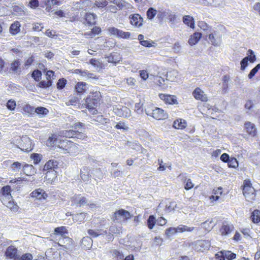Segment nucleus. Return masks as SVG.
<instances>
[{"instance_id":"obj_6","label":"nucleus","mask_w":260,"mask_h":260,"mask_svg":"<svg viewBox=\"0 0 260 260\" xmlns=\"http://www.w3.org/2000/svg\"><path fill=\"white\" fill-rule=\"evenodd\" d=\"M254 188L251 186V184L249 182H245L243 188V193L248 200H253L254 198Z\"/></svg>"},{"instance_id":"obj_41","label":"nucleus","mask_w":260,"mask_h":260,"mask_svg":"<svg viewBox=\"0 0 260 260\" xmlns=\"http://www.w3.org/2000/svg\"><path fill=\"white\" fill-rule=\"evenodd\" d=\"M156 13L157 11L155 9L152 7L149 8L148 9L146 13L147 18L150 20H152L156 15Z\"/></svg>"},{"instance_id":"obj_8","label":"nucleus","mask_w":260,"mask_h":260,"mask_svg":"<svg viewBox=\"0 0 260 260\" xmlns=\"http://www.w3.org/2000/svg\"><path fill=\"white\" fill-rule=\"evenodd\" d=\"M71 206L76 205L77 207H82L88 204L86 198L80 195H75L71 199Z\"/></svg>"},{"instance_id":"obj_47","label":"nucleus","mask_w":260,"mask_h":260,"mask_svg":"<svg viewBox=\"0 0 260 260\" xmlns=\"http://www.w3.org/2000/svg\"><path fill=\"white\" fill-rule=\"evenodd\" d=\"M115 128L117 129H122L124 131H127L128 129V127L127 124L124 122L120 121L116 123L114 126Z\"/></svg>"},{"instance_id":"obj_27","label":"nucleus","mask_w":260,"mask_h":260,"mask_svg":"<svg viewBox=\"0 0 260 260\" xmlns=\"http://www.w3.org/2000/svg\"><path fill=\"white\" fill-rule=\"evenodd\" d=\"M186 126L185 120L179 119L174 121L173 127L176 129H183Z\"/></svg>"},{"instance_id":"obj_42","label":"nucleus","mask_w":260,"mask_h":260,"mask_svg":"<svg viewBox=\"0 0 260 260\" xmlns=\"http://www.w3.org/2000/svg\"><path fill=\"white\" fill-rule=\"evenodd\" d=\"M87 136L84 133V130L81 129V131L76 130V135H75L74 138L77 139L84 140Z\"/></svg>"},{"instance_id":"obj_3","label":"nucleus","mask_w":260,"mask_h":260,"mask_svg":"<svg viewBox=\"0 0 260 260\" xmlns=\"http://www.w3.org/2000/svg\"><path fill=\"white\" fill-rule=\"evenodd\" d=\"M130 213L124 209H120L116 211L112 217L114 221H121L124 220H127L131 217Z\"/></svg>"},{"instance_id":"obj_1","label":"nucleus","mask_w":260,"mask_h":260,"mask_svg":"<svg viewBox=\"0 0 260 260\" xmlns=\"http://www.w3.org/2000/svg\"><path fill=\"white\" fill-rule=\"evenodd\" d=\"M101 98V94L99 91L90 93L85 100V105L89 110L94 109L99 105Z\"/></svg>"},{"instance_id":"obj_63","label":"nucleus","mask_w":260,"mask_h":260,"mask_svg":"<svg viewBox=\"0 0 260 260\" xmlns=\"http://www.w3.org/2000/svg\"><path fill=\"white\" fill-rule=\"evenodd\" d=\"M16 103L14 101L10 100L7 103V107L10 110H13L16 107Z\"/></svg>"},{"instance_id":"obj_2","label":"nucleus","mask_w":260,"mask_h":260,"mask_svg":"<svg viewBox=\"0 0 260 260\" xmlns=\"http://www.w3.org/2000/svg\"><path fill=\"white\" fill-rule=\"evenodd\" d=\"M146 114L157 120L165 119L168 118V114L162 109L155 107L154 109H145Z\"/></svg>"},{"instance_id":"obj_30","label":"nucleus","mask_w":260,"mask_h":260,"mask_svg":"<svg viewBox=\"0 0 260 260\" xmlns=\"http://www.w3.org/2000/svg\"><path fill=\"white\" fill-rule=\"evenodd\" d=\"M80 177L84 181H88L90 174L89 170L87 167H83L81 170Z\"/></svg>"},{"instance_id":"obj_45","label":"nucleus","mask_w":260,"mask_h":260,"mask_svg":"<svg viewBox=\"0 0 260 260\" xmlns=\"http://www.w3.org/2000/svg\"><path fill=\"white\" fill-rule=\"evenodd\" d=\"M22 166L23 165H22L20 162L16 161L11 164V168L12 171L14 172H18L21 170Z\"/></svg>"},{"instance_id":"obj_5","label":"nucleus","mask_w":260,"mask_h":260,"mask_svg":"<svg viewBox=\"0 0 260 260\" xmlns=\"http://www.w3.org/2000/svg\"><path fill=\"white\" fill-rule=\"evenodd\" d=\"M108 30L111 35L118 38L129 39L131 35L129 32H124L114 27L109 28Z\"/></svg>"},{"instance_id":"obj_46","label":"nucleus","mask_w":260,"mask_h":260,"mask_svg":"<svg viewBox=\"0 0 260 260\" xmlns=\"http://www.w3.org/2000/svg\"><path fill=\"white\" fill-rule=\"evenodd\" d=\"M114 4L117 6L119 10H122L126 7L128 3L123 0H116V2H114Z\"/></svg>"},{"instance_id":"obj_43","label":"nucleus","mask_w":260,"mask_h":260,"mask_svg":"<svg viewBox=\"0 0 260 260\" xmlns=\"http://www.w3.org/2000/svg\"><path fill=\"white\" fill-rule=\"evenodd\" d=\"M23 111L25 113V114H27L29 115L35 113V109L29 105V104H26L23 107Z\"/></svg>"},{"instance_id":"obj_25","label":"nucleus","mask_w":260,"mask_h":260,"mask_svg":"<svg viewBox=\"0 0 260 260\" xmlns=\"http://www.w3.org/2000/svg\"><path fill=\"white\" fill-rule=\"evenodd\" d=\"M22 171L24 174L27 176H31L35 173V169L32 165L25 164L23 165Z\"/></svg>"},{"instance_id":"obj_20","label":"nucleus","mask_w":260,"mask_h":260,"mask_svg":"<svg viewBox=\"0 0 260 260\" xmlns=\"http://www.w3.org/2000/svg\"><path fill=\"white\" fill-rule=\"evenodd\" d=\"M192 94L197 100H200L203 102L207 101V97L204 92L199 88H197L193 91Z\"/></svg>"},{"instance_id":"obj_61","label":"nucleus","mask_w":260,"mask_h":260,"mask_svg":"<svg viewBox=\"0 0 260 260\" xmlns=\"http://www.w3.org/2000/svg\"><path fill=\"white\" fill-rule=\"evenodd\" d=\"M106 58L107 59V60L108 62H110V63H116V62H117L119 60L118 59V58H116L115 57V55L111 54L110 55H108V56H107L106 57Z\"/></svg>"},{"instance_id":"obj_18","label":"nucleus","mask_w":260,"mask_h":260,"mask_svg":"<svg viewBox=\"0 0 260 260\" xmlns=\"http://www.w3.org/2000/svg\"><path fill=\"white\" fill-rule=\"evenodd\" d=\"M11 187L9 185H6L3 187L1 189V193L2 196L1 199L9 200L12 199V196H11Z\"/></svg>"},{"instance_id":"obj_35","label":"nucleus","mask_w":260,"mask_h":260,"mask_svg":"<svg viewBox=\"0 0 260 260\" xmlns=\"http://www.w3.org/2000/svg\"><path fill=\"white\" fill-rule=\"evenodd\" d=\"M35 112L39 115L41 117H43L48 114L49 111L46 108L38 107L35 109Z\"/></svg>"},{"instance_id":"obj_50","label":"nucleus","mask_w":260,"mask_h":260,"mask_svg":"<svg viewBox=\"0 0 260 260\" xmlns=\"http://www.w3.org/2000/svg\"><path fill=\"white\" fill-rule=\"evenodd\" d=\"M259 69L260 63H258L250 71L249 74L248 75V78L249 79L252 78L255 76V74L258 72Z\"/></svg>"},{"instance_id":"obj_22","label":"nucleus","mask_w":260,"mask_h":260,"mask_svg":"<svg viewBox=\"0 0 260 260\" xmlns=\"http://www.w3.org/2000/svg\"><path fill=\"white\" fill-rule=\"evenodd\" d=\"M88 234L92 238H96L100 236H102L103 237L105 238V235L107 234V231H104L103 230H94L90 229L88 230Z\"/></svg>"},{"instance_id":"obj_14","label":"nucleus","mask_w":260,"mask_h":260,"mask_svg":"<svg viewBox=\"0 0 260 260\" xmlns=\"http://www.w3.org/2000/svg\"><path fill=\"white\" fill-rule=\"evenodd\" d=\"M6 257L10 258H13L14 260H18L19 256L17 254V249L13 246H9L5 252Z\"/></svg>"},{"instance_id":"obj_49","label":"nucleus","mask_w":260,"mask_h":260,"mask_svg":"<svg viewBox=\"0 0 260 260\" xmlns=\"http://www.w3.org/2000/svg\"><path fill=\"white\" fill-rule=\"evenodd\" d=\"M194 229L193 227H188L187 225H180L178 226V230H179V232H192Z\"/></svg>"},{"instance_id":"obj_56","label":"nucleus","mask_w":260,"mask_h":260,"mask_svg":"<svg viewBox=\"0 0 260 260\" xmlns=\"http://www.w3.org/2000/svg\"><path fill=\"white\" fill-rule=\"evenodd\" d=\"M228 165L229 167L236 168L238 166V160L235 158H231L228 161Z\"/></svg>"},{"instance_id":"obj_64","label":"nucleus","mask_w":260,"mask_h":260,"mask_svg":"<svg viewBox=\"0 0 260 260\" xmlns=\"http://www.w3.org/2000/svg\"><path fill=\"white\" fill-rule=\"evenodd\" d=\"M95 5L98 7L104 8L108 5L106 0H99L95 2Z\"/></svg>"},{"instance_id":"obj_7","label":"nucleus","mask_w":260,"mask_h":260,"mask_svg":"<svg viewBox=\"0 0 260 260\" xmlns=\"http://www.w3.org/2000/svg\"><path fill=\"white\" fill-rule=\"evenodd\" d=\"M215 257L219 260H225L226 258L228 260H232L236 257V254L231 251L222 250L215 254Z\"/></svg>"},{"instance_id":"obj_31","label":"nucleus","mask_w":260,"mask_h":260,"mask_svg":"<svg viewBox=\"0 0 260 260\" xmlns=\"http://www.w3.org/2000/svg\"><path fill=\"white\" fill-rule=\"evenodd\" d=\"M20 25L18 21H15L12 23L10 27V32L13 35H16L20 31Z\"/></svg>"},{"instance_id":"obj_55","label":"nucleus","mask_w":260,"mask_h":260,"mask_svg":"<svg viewBox=\"0 0 260 260\" xmlns=\"http://www.w3.org/2000/svg\"><path fill=\"white\" fill-rule=\"evenodd\" d=\"M31 158L33 159L35 164H38L42 159V155L38 153H33L31 155Z\"/></svg>"},{"instance_id":"obj_9","label":"nucleus","mask_w":260,"mask_h":260,"mask_svg":"<svg viewBox=\"0 0 260 260\" xmlns=\"http://www.w3.org/2000/svg\"><path fill=\"white\" fill-rule=\"evenodd\" d=\"M22 143L20 144L19 148L23 151L29 152L32 149V143L29 138L27 136L23 137Z\"/></svg>"},{"instance_id":"obj_53","label":"nucleus","mask_w":260,"mask_h":260,"mask_svg":"<svg viewBox=\"0 0 260 260\" xmlns=\"http://www.w3.org/2000/svg\"><path fill=\"white\" fill-rule=\"evenodd\" d=\"M212 223V221H206L201 223L202 228L205 229L206 231H209L213 227V225H211Z\"/></svg>"},{"instance_id":"obj_57","label":"nucleus","mask_w":260,"mask_h":260,"mask_svg":"<svg viewBox=\"0 0 260 260\" xmlns=\"http://www.w3.org/2000/svg\"><path fill=\"white\" fill-rule=\"evenodd\" d=\"M66 84L67 80L65 79H60L57 83V88L59 89H62L65 87Z\"/></svg>"},{"instance_id":"obj_23","label":"nucleus","mask_w":260,"mask_h":260,"mask_svg":"<svg viewBox=\"0 0 260 260\" xmlns=\"http://www.w3.org/2000/svg\"><path fill=\"white\" fill-rule=\"evenodd\" d=\"M87 85L85 82H78L75 87V89L78 93H83L88 89Z\"/></svg>"},{"instance_id":"obj_51","label":"nucleus","mask_w":260,"mask_h":260,"mask_svg":"<svg viewBox=\"0 0 260 260\" xmlns=\"http://www.w3.org/2000/svg\"><path fill=\"white\" fill-rule=\"evenodd\" d=\"M179 232V230H178V227L177 228H173L171 227L168 229H167L166 230V234L168 237H170L173 234Z\"/></svg>"},{"instance_id":"obj_32","label":"nucleus","mask_w":260,"mask_h":260,"mask_svg":"<svg viewBox=\"0 0 260 260\" xmlns=\"http://www.w3.org/2000/svg\"><path fill=\"white\" fill-rule=\"evenodd\" d=\"M96 17V15L93 13H87L85 16V20L88 24L93 25L95 24Z\"/></svg>"},{"instance_id":"obj_58","label":"nucleus","mask_w":260,"mask_h":260,"mask_svg":"<svg viewBox=\"0 0 260 260\" xmlns=\"http://www.w3.org/2000/svg\"><path fill=\"white\" fill-rule=\"evenodd\" d=\"M169 19L170 22L171 23V27H174L177 23L176 21V15L174 14H171L169 16Z\"/></svg>"},{"instance_id":"obj_19","label":"nucleus","mask_w":260,"mask_h":260,"mask_svg":"<svg viewBox=\"0 0 260 260\" xmlns=\"http://www.w3.org/2000/svg\"><path fill=\"white\" fill-rule=\"evenodd\" d=\"M58 162L57 160L54 159H51L48 161L44 166V171L53 170L55 171V169L58 167Z\"/></svg>"},{"instance_id":"obj_11","label":"nucleus","mask_w":260,"mask_h":260,"mask_svg":"<svg viewBox=\"0 0 260 260\" xmlns=\"http://www.w3.org/2000/svg\"><path fill=\"white\" fill-rule=\"evenodd\" d=\"M130 23L135 27H140L142 26L143 19L138 14H134L129 15Z\"/></svg>"},{"instance_id":"obj_21","label":"nucleus","mask_w":260,"mask_h":260,"mask_svg":"<svg viewBox=\"0 0 260 260\" xmlns=\"http://www.w3.org/2000/svg\"><path fill=\"white\" fill-rule=\"evenodd\" d=\"M244 125L246 132L249 135L252 137H254L256 135V128L254 124L248 121L245 122Z\"/></svg>"},{"instance_id":"obj_29","label":"nucleus","mask_w":260,"mask_h":260,"mask_svg":"<svg viewBox=\"0 0 260 260\" xmlns=\"http://www.w3.org/2000/svg\"><path fill=\"white\" fill-rule=\"evenodd\" d=\"M44 4L47 7L46 10H47L48 11H50L52 6H59L61 5V2L59 0H45Z\"/></svg>"},{"instance_id":"obj_59","label":"nucleus","mask_w":260,"mask_h":260,"mask_svg":"<svg viewBox=\"0 0 260 260\" xmlns=\"http://www.w3.org/2000/svg\"><path fill=\"white\" fill-rule=\"evenodd\" d=\"M84 124L81 122H77L75 123L73 126L72 128L74 130L81 131V129L84 130Z\"/></svg>"},{"instance_id":"obj_39","label":"nucleus","mask_w":260,"mask_h":260,"mask_svg":"<svg viewBox=\"0 0 260 260\" xmlns=\"http://www.w3.org/2000/svg\"><path fill=\"white\" fill-rule=\"evenodd\" d=\"M156 223V219L154 215H150L147 219V226L150 230L152 229Z\"/></svg>"},{"instance_id":"obj_54","label":"nucleus","mask_w":260,"mask_h":260,"mask_svg":"<svg viewBox=\"0 0 260 260\" xmlns=\"http://www.w3.org/2000/svg\"><path fill=\"white\" fill-rule=\"evenodd\" d=\"M82 76L85 77L87 79L96 78V76L93 73H90L87 70L83 71Z\"/></svg>"},{"instance_id":"obj_15","label":"nucleus","mask_w":260,"mask_h":260,"mask_svg":"<svg viewBox=\"0 0 260 260\" xmlns=\"http://www.w3.org/2000/svg\"><path fill=\"white\" fill-rule=\"evenodd\" d=\"M21 63L19 60H14L10 64V71L12 73L19 75L21 72Z\"/></svg>"},{"instance_id":"obj_62","label":"nucleus","mask_w":260,"mask_h":260,"mask_svg":"<svg viewBox=\"0 0 260 260\" xmlns=\"http://www.w3.org/2000/svg\"><path fill=\"white\" fill-rule=\"evenodd\" d=\"M248 59L249 57H245L241 61V69L242 70H244L248 66Z\"/></svg>"},{"instance_id":"obj_48","label":"nucleus","mask_w":260,"mask_h":260,"mask_svg":"<svg viewBox=\"0 0 260 260\" xmlns=\"http://www.w3.org/2000/svg\"><path fill=\"white\" fill-rule=\"evenodd\" d=\"M42 73L39 70H35L32 72L31 76L36 81H39L41 78Z\"/></svg>"},{"instance_id":"obj_44","label":"nucleus","mask_w":260,"mask_h":260,"mask_svg":"<svg viewBox=\"0 0 260 260\" xmlns=\"http://www.w3.org/2000/svg\"><path fill=\"white\" fill-rule=\"evenodd\" d=\"M79 102V100L78 98L76 96H73L71 98V99L66 103V104L67 106H77Z\"/></svg>"},{"instance_id":"obj_10","label":"nucleus","mask_w":260,"mask_h":260,"mask_svg":"<svg viewBox=\"0 0 260 260\" xmlns=\"http://www.w3.org/2000/svg\"><path fill=\"white\" fill-rule=\"evenodd\" d=\"M209 40L214 46H218L221 43V35L217 31H214L209 35Z\"/></svg>"},{"instance_id":"obj_16","label":"nucleus","mask_w":260,"mask_h":260,"mask_svg":"<svg viewBox=\"0 0 260 260\" xmlns=\"http://www.w3.org/2000/svg\"><path fill=\"white\" fill-rule=\"evenodd\" d=\"M30 196L32 198H35L38 200L45 199L47 198L48 195L46 192L42 189L38 188L34 190Z\"/></svg>"},{"instance_id":"obj_34","label":"nucleus","mask_w":260,"mask_h":260,"mask_svg":"<svg viewBox=\"0 0 260 260\" xmlns=\"http://www.w3.org/2000/svg\"><path fill=\"white\" fill-rule=\"evenodd\" d=\"M251 218L253 223H258L260 221V211L255 210L252 213Z\"/></svg>"},{"instance_id":"obj_12","label":"nucleus","mask_w":260,"mask_h":260,"mask_svg":"<svg viewBox=\"0 0 260 260\" xmlns=\"http://www.w3.org/2000/svg\"><path fill=\"white\" fill-rule=\"evenodd\" d=\"M113 111L115 114L120 117H127L131 115V110L126 107H115Z\"/></svg>"},{"instance_id":"obj_36","label":"nucleus","mask_w":260,"mask_h":260,"mask_svg":"<svg viewBox=\"0 0 260 260\" xmlns=\"http://www.w3.org/2000/svg\"><path fill=\"white\" fill-rule=\"evenodd\" d=\"M68 233V231L65 226H59L54 229V234L63 236Z\"/></svg>"},{"instance_id":"obj_4","label":"nucleus","mask_w":260,"mask_h":260,"mask_svg":"<svg viewBox=\"0 0 260 260\" xmlns=\"http://www.w3.org/2000/svg\"><path fill=\"white\" fill-rule=\"evenodd\" d=\"M122 233V227L117 226L116 225H112L109 228V232L105 235V239L108 241H113L114 239L113 235H119Z\"/></svg>"},{"instance_id":"obj_26","label":"nucleus","mask_w":260,"mask_h":260,"mask_svg":"<svg viewBox=\"0 0 260 260\" xmlns=\"http://www.w3.org/2000/svg\"><path fill=\"white\" fill-rule=\"evenodd\" d=\"M92 240L89 237H84L81 241V246L84 249H89L92 245Z\"/></svg>"},{"instance_id":"obj_52","label":"nucleus","mask_w":260,"mask_h":260,"mask_svg":"<svg viewBox=\"0 0 260 260\" xmlns=\"http://www.w3.org/2000/svg\"><path fill=\"white\" fill-rule=\"evenodd\" d=\"M95 120L102 124H106L110 122L109 119L104 118L102 115L98 116Z\"/></svg>"},{"instance_id":"obj_60","label":"nucleus","mask_w":260,"mask_h":260,"mask_svg":"<svg viewBox=\"0 0 260 260\" xmlns=\"http://www.w3.org/2000/svg\"><path fill=\"white\" fill-rule=\"evenodd\" d=\"M152 44H155V43L153 41H150L148 40H144L143 41H141L140 44L146 47H154V45H152Z\"/></svg>"},{"instance_id":"obj_37","label":"nucleus","mask_w":260,"mask_h":260,"mask_svg":"<svg viewBox=\"0 0 260 260\" xmlns=\"http://www.w3.org/2000/svg\"><path fill=\"white\" fill-rule=\"evenodd\" d=\"M61 135L66 138H74L75 135H76V130L70 129V130H64L61 132Z\"/></svg>"},{"instance_id":"obj_24","label":"nucleus","mask_w":260,"mask_h":260,"mask_svg":"<svg viewBox=\"0 0 260 260\" xmlns=\"http://www.w3.org/2000/svg\"><path fill=\"white\" fill-rule=\"evenodd\" d=\"M202 36V34L200 32H194L189 39L188 43L191 46L195 45L199 41Z\"/></svg>"},{"instance_id":"obj_38","label":"nucleus","mask_w":260,"mask_h":260,"mask_svg":"<svg viewBox=\"0 0 260 260\" xmlns=\"http://www.w3.org/2000/svg\"><path fill=\"white\" fill-rule=\"evenodd\" d=\"M86 216V213L84 212H82L79 214H76L73 215V220L76 222H81L83 221Z\"/></svg>"},{"instance_id":"obj_28","label":"nucleus","mask_w":260,"mask_h":260,"mask_svg":"<svg viewBox=\"0 0 260 260\" xmlns=\"http://www.w3.org/2000/svg\"><path fill=\"white\" fill-rule=\"evenodd\" d=\"M183 22L190 28H193L194 27V19L192 17L189 15H185L183 16Z\"/></svg>"},{"instance_id":"obj_33","label":"nucleus","mask_w":260,"mask_h":260,"mask_svg":"<svg viewBox=\"0 0 260 260\" xmlns=\"http://www.w3.org/2000/svg\"><path fill=\"white\" fill-rule=\"evenodd\" d=\"M1 201L4 205L6 206L8 208H10L11 210H16L17 206L14 204L13 201L12 199L9 200H5V199H1Z\"/></svg>"},{"instance_id":"obj_40","label":"nucleus","mask_w":260,"mask_h":260,"mask_svg":"<svg viewBox=\"0 0 260 260\" xmlns=\"http://www.w3.org/2000/svg\"><path fill=\"white\" fill-rule=\"evenodd\" d=\"M52 83V81L51 80H47V81L43 80L40 82L37 86L41 88H47L51 86Z\"/></svg>"},{"instance_id":"obj_13","label":"nucleus","mask_w":260,"mask_h":260,"mask_svg":"<svg viewBox=\"0 0 260 260\" xmlns=\"http://www.w3.org/2000/svg\"><path fill=\"white\" fill-rule=\"evenodd\" d=\"M159 97L166 104L171 105L178 104L177 98L175 95L160 93L159 94Z\"/></svg>"},{"instance_id":"obj_17","label":"nucleus","mask_w":260,"mask_h":260,"mask_svg":"<svg viewBox=\"0 0 260 260\" xmlns=\"http://www.w3.org/2000/svg\"><path fill=\"white\" fill-rule=\"evenodd\" d=\"M234 229V226L228 223H223L220 229V232L222 236L229 235Z\"/></svg>"}]
</instances>
